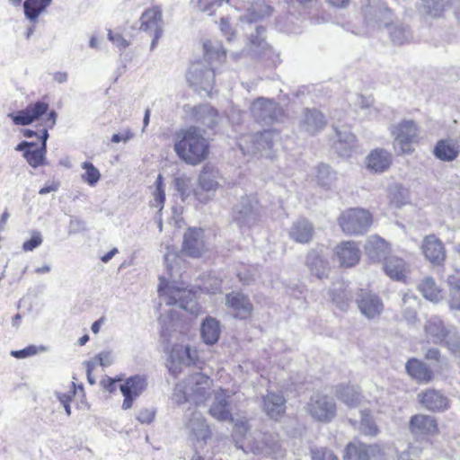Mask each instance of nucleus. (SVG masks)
<instances>
[{
  "label": "nucleus",
  "mask_w": 460,
  "mask_h": 460,
  "mask_svg": "<svg viewBox=\"0 0 460 460\" xmlns=\"http://www.w3.org/2000/svg\"><path fill=\"white\" fill-rule=\"evenodd\" d=\"M82 168L84 170V173L82 174L83 181L90 186H94L101 178L99 170L91 162H84Z\"/></svg>",
  "instance_id": "nucleus-39"
},
{
  "label": "nucleus",
  "mask_w": 460,
  "mask_h": 460,
  "mask_svg": "<svg viewBox=\"0 0 460 460\" xmlns=\"http://www.w3.org/2000/svg\"><path fill=\"white\" fill-rule=\"evenodd\" d=\"M410 429L416 437L433 435L438 431L436 420L427 415H415L410 422Z\"/></svg>",
  "instance_id": "nucleus-23"
},
{
  "label": "nucleus",
  "mask_w": 460,
  "mask_h": 460,
  "mask_svg": "<svg viewBox=\"0 0 460 460\" xmlns=\"http://www.w3.org/2000/svg\"><path fill=\"white\" fill-rule=\"evenodd\" d=\"M425 358L427 360L434 361L435 364L441 365V356L438 349H430L427 351L425 355Z\"/></svg>",
  "instance_id": "nucleus-53"
},
{
  "label": "nucleus",
  "mask_w": 460,
  "mask_h": 460,
  "mask_svg": "<svg viewBox=\"0 0 460 460\" xmlns=\"http://www.w3.org/2000/svg\"><path fill=\"white\" fill-rule=\"evenodd\" d=\"M420 128L411 119H403L391 128V134L398 146L399 155H410L420 143Z\"/></svg>",
  "instance_id": "nucleus-8"
},
{
  "label": "nucleus",
  "mask_w": 460,
  "mask_h": 460,
  "mask_svg": "<svg viewBox=\"0 0 460 460\" xmlns=\"http://www.w3.org/2000/svg\"><path fill=\"white\" fill-rule=\"evenodd\" d=\"M314 234V226L305 218L295 222L289 232L290 238L299 243H308L313 240Z\"/></svg>",
  "instance_id": "nucleus-26"
},
{
  "label": "nucleus",
  "mask_w": 460,
  "mask_h": 460,
  "mask_svg": "<svg viewBox=\"0 0 460 460\" xmlns=\"http://www.w3.org/2000/svg\"><path fill=\"white\" fill-rule=\"evenodd\" d=\"M187 112L191 120L200 123L208 128H213L218 123V111L210 104L189 107Z\"/></svg>",
  "instance_id": "nucleus-16"
},
{
  "label": "nucleus",
  "mask_w": 460,
  "mask_h": 460,
  "mask_svg": "<svg viewBox=\"0 0 460 460\" xmlns=\"http://www.w3.org/2000/svg\"><path fill=\"white\" fill-rule=\"evenodd\" d=\"M219 27L221 31L227 36L228 39L234 34V31L230 24V22L227 18H221L219 22Z\"/></svg>",
  "instance_id": "nucleus-50"
},
{
  "label": "nucleus",
  "mask_w": 460,
  "mask_h": 460,
  "mask_svg": "<svg viewBox=\"0 0 460 460\" xmlns=\"http://www.w3.org/2000/svg\"><path fill=\"white\" fill-rule=\"evenodd\" d=\"M73 384V386L75 388L74 390V394H77V389L79 390L80 393H83V386L81 385H79L78 386H76L75 383V382H72Z\"/></svg>",
  "instance_id": "nucleus-63"
},
{
  "label": "nucleus",
  "mask_w": 460,
  "mask_h": 460,
  "mask_svg": "<svg viewBox=\"0 0 460 460\" xmlns=\"http://www.w3.org/2000/svg\"><path fill=\"white\" fill-rule=\"evenodd\" d=\"M233 437L236 446L245 453L262 454L273 457L281 456V446L276 437L260 435L258 438H252L248 434V426L244 420H237L234 423Z\"/></svg>",
  "instance_id": "nucleus-2"
},
{
  "label": "nucleus",
  "mask_w": 460,
  "mask_h": 460,
  "mask_svg": "<svg viewBox=\"0 0 460 460\" xmlns=\"http://www.w3.org/2000/svg\"><path fill=\"white\" fill-rule=\"evenodd\" d=\"M206 250L204 230L201 227L187 228L183 234L181 253L191 258H200Z\"/></svg>",
  "instance_id": "nucleus-10"
},
{
  "label": "nucleus",
  "mask_w": 460,
  "mask_h": 460,
  "mask_svg": "<svg viewBox=\"0 0 460 460\" xmlns=\"http://www.w3.org/2000/svg\"><path fill=\"white\" fill-rule=\"evenodd\" d=\"M447 282L449 289L448 305L453 310H460V276L449 275Z\"/></svg>",
  "instance_id": "nucleus-32"
},
{
  "label": "nucleus",
  "mask_w": 460,
  "mask_h": 460,
  "mask_svg": "<svg viewBox=\"0 0 460 460\" xmlns=\"http://www.w3.org/2000/svg\"><path fill=\"white\" fill-rule=\"evenodd\" d=\"M422 6L428 16L440 18L446 11V4L443 0H421Z\"/></svg>",
  "instance_id": "nucleus-38"
},
{
  "label": "nucleus",
  "mask_w": 460,
  "mask_h": 460,
  "mask_svg": "<svg viewBox=\"0 0 460 460\" xmlns=\"http://www.w3.org/2000/svg\"><path fill=\"white\" fill-rule=\"evenodd\" d=\"M57 398H58L59 403L64 407L66 415L70 416L71 415L70 402L72 400L71 394L70 393H68V394L57 393Z\"/></svg>",
  "instance_id": "nucleus-49"
},
{
  "label": "nucleus",
  "mask_w": 460,
  "mask_h": 460,
  "mask_svg": "<svg viewBox=\"0 0 460 460\" xmlns=\"http://www.w3.org/2000/svg\"><path fill=\"white\" fill-rule=\"evenodd\" d=\"M380 453L377 446H366L359 442L349 443L346 447L344 460H370Z\"/></svg>",
  "instance_id": "nucleus-22"
},
{
  "label": "nucleus",
  "mask_w": 460,
  "mask_h": 460,
  "mask_svg": "<svg viewBox=\"0 0 460 460\" xmlns=\"http://www.w3.org/2000/svg\"><path fill=\"white\" fill-rule=\"evenodd\" d=\"M313 460H339L333 453L327 449L312 450Z\"/></svg>",
  "instance_id": "nucleus-46"
},
{
  "label": "nucleus",
  "mask_w": 460,
  "mask_h": 460,
  "mask_svg": "<svg viewBox=\"0 0 460 460\" xmlns=\"http://www.w3.org/2000/svg\"><path fill=\"white\" fill-rule=\"evenodd\" d=\"M185 430L193 442H205L210 437L209 428L203 416L198 411H194L187 420Z\"/></svg>",
  "instance_id": "nucleus-17"
},
{
  "label": "nucleus",
  "mask_w": 460,
  "mask_h": 460,
  "mask_svg": "<svg viewBox=\"0 0 460 460\" xmlns=\"http://www.w3.org/2000/svg\"><path fill=\"white\" fill-rule=\"evenodd\" d=\"M20 320H21V315L19 314H15L13 319V324L14 325L18 324Z\"/></svg>",
  "instance_id": "nucleus-64"
},
{
  "label": "nucleus",
  "mask_w": 460,
  "mask_h": 460,
  "mask_svg": "<svg viewBox=\"0 0 460 460\" xmlns=\"http://www.w3.org/2000/svg\"><path fill=\"white\" fill-rule=\"evenodd\" d=\"M425 332L429 341L434 343L442 341L447 336V330L439 320H430L425 325Z\"/></svg>",
  "instance_id": "nucleus-33"
},
{
  "label": "nucleus",
  "mask_w": 460,
  "mask_h": 460,
  "mask_svg": "<svg viewBox=\"0 0 460 460\" xmlns=\"http://www.w3.org/2000/svg\"><path fill=\"white\" fill-rule=\"evenodd\" d=\"M358 305L361 313L370 319L378 316L384 308L380 298L368 292H362L358 299Z\"/></svg>",
  "instance_id": "nucleus-21"
},
{
  "label": "nucleus",
  "mask_w": 460,
  "mask_h": 460,
  "mask_svg": "<svg viewBox=\"0 0 460 460\" xmlns=\"http://www.w3.org/2000/svg\"><path fill=\"white\" fill-rule=\"evenodd\" d=\"M59 188L58 181H52L45 184L42 188L40 189L39 193L40 195H45L49 192L57 191Z\"/></svg>",
  "instance_id": "nucleus-52"
},
{
  "label": "nucleus",
  "mask_w": 460,
  "mask_h": 460,
  "mask_svg": "<svg viewBox=\"0 0 460 460\" xmlns=\"http://www.w3.org/2000/svg\"><path fill=\"white\" fill-rule=\"evenodd\" d=\"M204 360L196 348L174 344L168 354L166 366L171 374L182 371L183 367L196 366L201 368Z\"/></svg>",
  "instance_id": "nucleus-9"
},
{
  "label": "nucleus",
  "mask_w": 460,
  "mask_h": 460,
  "mask_svg": "<svg viewBox=\"0 0 460 460\" xmlns=\"http://www.w3.org/2000/svg\"><path fill=\"white\" fill-rule=\"evenodd\" d=\"M226 305L234 318L247 320L252 316L253 305L249 296L240 291H232L226 296Z\"/></svg>",
  "instance_id": "nucleus-15"
},
{
  "label": "nucleus",
  "mask_w": 460,
  "mask_h": 460,
  "mask_svg": "<svg viewBox=\"0 0 460 460\" xmlns=\"http://www.w3.org/2000/svg\"><path fill=\"white\" fill-rule=\"evenodd\" d=\"M331 4L337 6V7H346L350 0H327Z\"/></svg>",
  "instance_id": "nucleus-54"
},
{
  "label": "nucleus",
  "mask_w": 460,
  "mask_h": 460,
  "mask_svg": "<svg viewBox=\"0 0 460 460\" xmlns=\"http://www.w3.org/2000/svg\"><path fill=\"white\" fill-rule=\"evenodd\" d=\"M58 114L55 111L48 113V118L44 119L43 127L40 130V144L29 141L19 143L15 150L22 152V156L28 164L32 168H38L47 164V140L49 137V129H52L56 125Z\"/></svg>",
  "instance_id": "nucleus-4"
},
{
  "label": "nucleus",
  "mask_w": 460,
  "mask_h": 460,
  "mask_svg": "<svg viewBox=\"0 0 460 460\" xmlns=\"http://www.w3.org/2000/svg\"><path fill=\"white\" fill-rule=\"evenodd\" d=\"M87 380L91 385L97 382L100 376H86ZM101 385L104 390L112 393L116 391L117 386L119 387L121 394L124 396L122 402V409L128 410L132 407L133 401L145 390L146 387V381L144 376H131L125 380L123 384H119L120 379L111 378L109 376H101Z\"/></svg>",
  "instance_id": "nucleus-5"
},
{
  "label": "nucleus",
  "mask_w": 460,
  "mask_h": 460,
  "mask_svg": "<svg viewBox=\"0 0 460 460\" xmlns=\"http://www.w3.org/2000/svg\"><path fill=\"white\" fill-rule=\"evenodd\" d=\"M43 350L42 347H37L35 345H30L22 349L12 350L11 355L16 358H25L38 354Z\"/></svg>",
  "instance_id": "nucleus-43"
},
{
  "label": "nucleus",
  "mask_w": 460,
  "mask_h": 460,
  "mask_svg": "<svg viewBox=\"0 0 460 460\" xmlns=\"http://www.w3.org/2000/svg\"><path fill=\"white\" fill-rule=\"evenodd\" d=\"M333 259L342 268H352L358 264L361 259V251L358 243L354 241H342L333 250Z\"/></svg>",
  "instance_id": "nucleus-13"
},
{
  "label": "nucleus",
  "mask_w": 460,
  "mask_h": 460,
  "mask_svg": "<svg viewBox=\"0 0 460 460\" xmlns=\"http://www.w3.org/2000/svg\"><path fill=\"white\" fill-rule=\"evenodd\" d=\"M52 110H49V104L44 99L31 102L23 110L17 111L16 114H9L15 125L27 126L35 121L40 120V128L38 131L26 128L22 130V134L25 137H38L40 138V130L42 128L44 119L48 118V113Z\"/></svg>",
  "instance_id": "nucleus-6"
},
{
  "label": "nucleus",
  "mask_w": 460,
  "mask_h": 460,
  "mask_svg": "<svg viewBox=\"0 0 460 460\" xmlns=\"http://www.w3.org/2000/svg\"><path fill=\"white\" fill-rule=\"evenodd\" d=\"M102 322H103V318H101V319L95 321L92 324V331H93V333H98L99 332Z\"/></svg>",
  "instance_id": "nucleus-57"
},
{
  "label": "nucleus",
  "mask_w": 460,
  "mask_h": 460,
  "mask_svg": "<svg viewBox=\"0 0 460 460\" xmlns=\"http://www.w3.org/2000/svg\"><path fill=\"white\" fill-rule=\"evenodd\" d=\"M163 14L159 5H153L146 9L140 16L139 29L144 31H154L151 47L154 49L163 34Z\"/></svg>",
  "instance_id": "nucleus-11"
},
{
  "label": "nucleus",
  "mask_w": 460,
  "mask_h": 460,
  "mask_svg": "<svg viewBox=\"0 0 460 460\" xmlns=\"http://www.w3.org/2000/svg\"><path fill=\"white\" fill-rule=\"evenodd\" d=\"M199 186L204 191H214L217 189L218 183L217 181V176L214 171L204 166L199 176Z\"/></svg>",
  "instance_id": "nucleus-35"
},
{
  "label": "nucleus",
  "mask_w": 460,
  "mask_h": 460,
  "mask_svg": "<svg viewBox=\"0 0 460 460\" xmlns=\"http://www.w3.org/2000/svg\"><path fill=\"white\" fill-rule=\"evenodd\" d=\"M221 333L220 323L216 318L208 316L200 327V334L206 344L213 345L219 340Z\"/></svg>",
  "instance_id": "nucleus-27"
},
{
  "label": "nucleus",
  "mask_w": 460,
  "mask_h": 460,
  "mask_svg": "<svg viewBox=\"0 0 460 460\" xmlns=\"http://www.w3.org/2000/svg\"><path fill=\"white\" fill-rule=\"evenodd\" d=\"M418 290L427 300L439 303L445 297L444 289L437 284L432 277H425L418 285Z\"/></svg>",
  "instance_id": "nucleus-24"
},
{
  "label": "nucleus",
  "mask_w": 460,
  "mask_h": 460,
  "mask_svg": "<svg viewBox=\"0 0 460 460\" xmlns=\"http://www.w3.org/2000/svg\"><path fill=\"white\" fill-rule=\"evenodd\" d=\"M383 269L391 279L406 282L409 267L402 258L393 254L385 257Z\"/></svg>",
  "instance_id": "nucleus-18"
},
{
  "label": "nucleus",
  "mask_w": 460,
  "mask_h": 460,
  "mask_svg": "<svg viewBox=\"0 0 460 460\" xmlns=\"http://www.w3.org/2000/svg\"><path fill=\"white\" fill-rule=\"evenodd\" d=\"M155 416V410L145 408V409H141L138 411V413L137 415V420L143 424H149L154 420Z\"/></svg>",
  "instance_id": "nucleus-45"
},
{
  "label": "nucleus",
  "mask_w": 460,
  "mask_h": 460,
  "mask_svg": "<svg viewBox=\"0 0 460 460\" xmlns=\"http://www.w3.org/2000/svg\"><path fill=\"white\" fill-rule=\"evenodd\" d=\"M117 252H118V250L116 248L106 252L104 255L102 256V258H101L102 261L108 262Z\"/></svg>",
  "instance_id": "nucleus-55"
},
{
  "label": "nucleus",
  "mask_w": 460,
  "mask_h": 460,
  "mask_svg": "<svg viewBox=\"0 0 460 460\" xmlns=\"http://www.w3.org/2000/svg\"><path fill=\"white\" fill-rule=\"evenodd\" d=\"M391 244L380 236L375 235L369 241L368 253L372 259L385 260L391 255Z\"/></svg>",
  "instance_id": "nucleus-30"
},
{
  "label": "nucleus",
  "mask_w": 460,
  "mask_h": 460,
  "mask_svg": "<svg viewBox=\"0 0 460 460\" xmlns=\"http://www.w3.org/2000/svg\"><path fill=\"white\" fill-rule=\"evenodd\" d=\"M360 429L364 434L369 436H376L378 433L376 425L366 412L361 413Z\"/></svg>",
  "instance_id": "nucleus-41"
},
{
  "label": "nucleus",
  "mask_w": 460,
  "mask_h": 460,
  "mask_svg": "<svg viewBox=\"0 0 460 460\" xmlns=\"http://www.w3.org/2000/svg\"><path fill=\"white\" fill-rule=\"evenodd\" d=\"M173 150L177 156L187 164L199 165L210 154V142L204 130L191 125L178 129L173 135Z\"/></svg>",
  "instance_id": "nucleus-1"
},
{
  "label": "nucleus",
  "mask_w": 460,
  "mask_h": 460,
  "mask_svg": "<svg viewBox=\"0 0 460 460\" xmlns=\"http://www.w3.org/2000/svg\"><path fill=\"white\" fill-rule=\"evenodd\" d=\"M210 385L209 376H187L175 384L171 399L177 405L185 402L202 404L210 394Z\"/></svg>",
  "instance_id": "nucleus-3"
},
{
  "label": "nucleus",
  "mask_w": 460,
  "mask_h": 460,
  "mask_svg": "<svg viewBox=\"0 0 460 460\" xmlns=\"http://www.w3.org/2000/svg\"><path fill=\"white\" fill-rule=\"evenodd\" d=\"M150 114H151V111L149 109H146V111H145V116H144V128L148 125L149 123V119H150Z\"/></svg>",
  "instance_id": "nucleus-59"
},
{
  "label": "nucleus",
  "mask_w": 460,
  "mask_h": 460,
  "mask_svg": "<svg viewBox=\"0 0 460 460\" xmlns=\"http://www.w3.org/2000/svg\"><path fill=\"white\" fill-rule=\"evenodd\" d=\"M263 410L271 419H279L286 411V400L279 394L268 393L263 398Z\"/></svg>",
  "instance_id": "nucleus-25"
},
{
  "label": "nucleus",
  "mask_w": 460,
  "mask_h": 460,
  "mask_svg": "<svg viewBox=\"0 0 460 460\" xmlns=\"http://www.w3.org/2000/svg\"><path fill=\"white\" fill-rule=\"evenodd\" d=\"M420 250L425 259L434 266H442L447 259L445 245L434 234L423 238Z\"/></svg>",
  "instance_id": "nucleus-14"
},
{
  "label": "nucleus",
  "mask_w": 460,
  "mask_h": 460,
  "mask_svg": "<svg viewBox=\"0 0 460 460\" xmlns=\"http://www.w3.org/2000/svg\"><path fill=\"white\" fill-rule=\"evenodd\" d=\"M90 46L92 48H97V46H98V40H97V38H95V37H92L91 38V40H90Z\"/></svg>",
  "instance_id": "nucleus-62"
},
{
  "label": "nucleus",
  "mask_w": 460,
  "mask_h": 460,
  "mask_svg": "<svg viewBox=\"0 0 460 460\" xmlns=\"http://www.w3.org/2000/svg\"><path fill=\"white\" fill-rule=\"evenodd\" d=\"M420 402L429 411H444L447 408V399L435 390L419 394Z\"/></svg>",
  "instance_id": "nucleus-28"
},
{
  "label": "nucleus",
  "mask_w": 460,
  "mask_h": 460,
  "mask_svg": "<svg viewBox=\"0 0 460 460\" xmlns=\"http://www.w3.org/2000/svg\"><path fill=\"white\" fill-rule=\"evenodd\" d=\"M408 374H430L424 362L417 358H410L406 364Z\"/></svg>",
  "instance_id": "nucleus-42"
},
{
  "label": "nucleus",
  "mask_w": 460,
  "mask_h": 460,
  "mask_svg": "<svg viewBox=\"0 0 460 460\" xmlns=\"http://www.w3.org/2000/svg\"><path fill=\"white\" fill-rule=\"evenodd\" d=\"M337 395L349 408L357 406L361 399L358 388L353 385L341 386Z\"/></svg>",
  "instance_id": "nucleus-34"
},
{
  "label": "nucleus",
  "mask_w": 460,
  "mask_h": 460,
  "mask_svg": "<svg viewBox=\"0 0 460 460\" xmlns=\"http://www.w3.org/2000/svg\"><path fill=\"white\" fill-rule=\"evenodd\" d=\"M112 363V358L109 352H101L94 358L84 362L85 369L87 374L97 370V367H105Z\"/></svg>",
  "instance_id": "nucleus-37"
},
{
  "label": "nucleus",
  "mask_w": 460,
  "mask_h": 460,
  "mask_svg": "<svg viewBox=\"0 0 460 460\" xmlns=\"http://www.w3.org/2000/svg\"><path fill=\"white\" fill-rule=\"evenodd\" d=\"M88 341H89V336L87 334H85L79 339L78 343L80 346H84Z\"/></svg>",
  "instance_id": "nucleus-60"
},
{
  "label": "nucleus",
  "mask_w": 460,
  "mask_h": 460,
  "mask_svg": "<svg viewBox=\"0 0 460 460\" xmlns=\"http://www.w3.org/2000/svg\"><path fill=\"white\" fill-rule=\"evenodd\" d=\"M51 3L52 0H25L23 3L25 17L31 22H37Z\"/></svg>",
  "instance_id": "nucleus-31"
},
{
  "label": "nucleus",
  "mask_w": 460,
  "mask_h": 460,
  "mask_svg": "<svg viewBox=\"0 0 460 460\" xmlns=\"http://www.w3.org/2000/svg\"><path fill=\"white\" fill-rule=\"evenodd\" d=\"M415 377H418V380L419 381H425V382H429L431 380V376L430 375H428V376H414Z\"/></svg>",
  "instance_id": "nucleus-61"
},
{
  "label": "nucleus",
  "mask_w": 460,
  "mask_h": 460,
  "mask_svg": "<svg viewBox=\"0 0 460 460\" xmlns=\"http://www.w3.org/2000/svg\"><path fill=\"white\" fill-rule=\"evenodd\" d=\"M66 74L62 72H58L54 75V78L58 83H64L66 80Z\"/></svg>",
  "instance_id": "nucleus-58"
},
{
  "label": "nucleus",
  "mask_w": 460,
  "mask_h": 460,
  "mask_svg": "<svg viewBox=\"0 0 460 460\" xmlns=\"http://www.w3.org/2000/svg\"><path fill=\"white\" fill-rule=\"evenodd\" d=\"M133 137L132 132L129 129L125 130L123 133L113 134L111 141L112 143L127 142Z\"/></svg>",
  "instance_id": "nucleus-51"
},
{
  "label": "nucleus",
  "mask_w": 460,
  "mask_h": 460,
  "mask_svg": "<svg viewBox=\"0 0 460 460\" xmlns=\"http://www.w3.org/2000/svg\"><path fill=\"white\" fill-rule=\"evenodd\" d=\"M9 217H10L9 212L7 210H4L3 212V214L1 215V217H0V229H4V228Z\"/></svg>",
  "instance_id": "nucleus-56"
},
{
  "label": "nucleus",
  "mask_w": 460,
  "mask_h": 460,
  "mask_svg": "<svg viewBox=\"0 0 460 460\" xmlns=\"http://www.w3.org/2000/svg\"><path fill=\"white\" fill-rule=\"evenodd\" d=\"M307 411L314 419L328 422L336 414V405L332 399L325 395L315 394L307 404Z\"/></svg>",
  "instance_id": "nucleus-12"
},
{
  "label": "nucleus",
  "mask_w": 460,
  "mask_h": 460,
  "mask_svg": "<svg viewBox=\"0 0 460 460\" xmlns=\"http://www.w3.org/2000/svg\"><path fill=\"white\" fill-rule=\"evenodd\" d=\"M108 38L119 49H125L128 46V42L121 34L112 33V31H110L108 33Z\"/></svg>",
  "instance_id": "nucleus-47"
},
{
  "label": "nucleus",
  "mask_w": 460,
  "mask_h": 460,
  "mask_svg": "<svg viewBox=\"0 0 460 460\" xmlns=\"http://www.w3.org/2000/svg\"><path fill=\"white\" fill-rule=\"evenodd\" d=\"M155 190L153 192V199L150 200V207L158 209L161 211L164 208L165 202V190H164V177L162 174H159L155 182Z\"/></svg>",
  "instance_id": "nucleus-36"
},
{
  "label": "nucleus",
  "mask_w": 460,
  "mask_h": 460,
  "mask_svg": "<svg viewBox=\"0 0 460 460\" xmlns=\"http://www.w3.org/2000/svg\"><path fill=\"white\" fill-rule=\"evenodd\" d=\"M42 243V237L39 232H34L31 238L22 243V250L24 252L33 251L35 248Z\"/></svg>",
  "instance_id": "nucleus-44"
},
{
  "label": "nucleus",
  "mask_w": 460,
  "mask_h": 460,
  "mask_svg": "<svg viewBox=\"0 0 460 460\" xmlns=\"http://www.w3.org/2000/svg\"><path fill=\"white\" fill-rule=\"evenodd\" d=\"M209 412L218 420H233L226 400V394L223 390L220 389L217 392Z\"/></svg>",
  "instance_id": "nucleus-29"
},
{
  "label": "nucleus",
  "mask_w": 460,
  "mask_h": 460,
  "mask_svg": "<svg viewBox=\"0 0 460 460\" xmlns=\"http://www.w3.org/2000/svg\"><path fill=\"white\" fill-rule=\"evenodd\" d=\"M366 163L368 170L381 173L390 168L392 164V155L382 148H376L368 154Z\"/></svg>",
  "instance_id": "nucleus-20"
},
{
  "label": "nucleus",
  "mask_w": 460,
  "mask_h": 460,
  "mask_svg": "<svg viewBox=\"0 0 460 460\" xmlns=\"http://www.w3.org/2000/svg\"><path fill=\"white\" fill-rule=\"evenodd\" d=\"M175 190L180 193L182 200L190 194V179L186 176H179L174 179Z\"/></svg>",
  "instance_id": "nucleus-40"
},
{
  "label": "nucleus",
  "mask_w": 460,
  "mask_h": 460,
  "mask_svg": "<svg viewBox=\"0 0 460 460\" xmlns=\"http://www.w3.org/2000/svg\"><path fill=\"white\" fill-rule=\"evenodd\" d=\"M209 286L205 285L204 290L208 294H217L221 292L222 281L217 278H208Z\"/></svg>",
  "instance_id": "nucleus-48"
},
{
  "label": "nucleus",
  "mask_w": 460,
  "mask_h": 460,
  "mask_svg": "<svg viewBox=\"0 0 460 460\" xmlns=\"http://www.w3.org/2000/svg\"><path fill=\"white\" fill-rule=\"evenodd\" d=\"M460 154V146L456 139L443 138L438 140L434 146L433 155L444 162H451Z\"/></svg>",
  "instance_id": "nucleus-19"
},
{
  "label": "nucleus",
  "mask_w": 460,
  "mask_h": 460,
  "mask_svg": "<svg viewBox=\"0 0 460 460\" xmlns=\"http://www.w3.org/2000/svg\"><path fill=\"white\" fill-rule=\"evenodd\" d=\"M338 224L348 235L363 234L373 224V216L367 209L350 208L340 215Z\"/></svg>",
  "instance_id": "nucleus-7"
}]
</instances>
